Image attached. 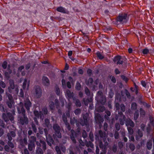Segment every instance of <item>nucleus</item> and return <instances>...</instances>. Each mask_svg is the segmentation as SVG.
<instances>
[{"label":"nucleus","instance_id":"obj_1","mask_svg":"<svg viewBox=\"0 0 154 154\" xmlns=\"http://www.w3.org/2000/svg\"><path fill=\"white\" fill-rule=\"evenodd\" d=\"M17 109L18 113H22L23 116V117L20 116L19 118V120L21 124L22 125H23L24 124H27L28 123V119L25 116V110L23 107V103H20V106L17 107Z\"/></svg>","mask_w":154,"mask_h":154},{"label":"nucleus","instance_id":"obj_2","mask_svg":"<svg viewBox=\"0 0 154 154\" xmlns=\"http://www.w3.org/2000/svg\"><path fill=\"white\" fill-rule=\"evenodd\" d=\"M53 128L55 131L54 134L53 135V137L55 140L58 142V140H57V138H60L62 137L60 131V127L57 124H55L53 125Z\"/></svg>","mask_w":154,"mask_h":154},{"label":"nucleus","instance_id":"obj_3","mask_svg":"<svg viewBox=\"0 0 154 154\" xmlns=\"http://www.w3.org/2000/svg\"><path fill=\"white\" fill-rule=\"evenodd\" d=\"M16 136L15 132L13 131H9L7 134V136L8 140V144L11 149L13 148L14 146L13 143L11 141L12 137H14Z\"/></svg>","mask_w":154,"mask_h":154},{"label":"nucleus","instance_id":"obj_4","mask_svg":"<svg viewBox=\"0 0 154 154\" xmlns=\"http://www.w3.org/2000/svg\"><path fill=\"white\" fill-rule=\"evenodd\" d=\"M117 23L122 24L126 23L128 21L127 15L125 13L119 14L116 19Z\"/></svg>","mask_w":154,"mask_h":154},{"label":"nucleus","instance_id":"obj_5","mask_svg":"<svg viewBox=\"0 0 154 154\" xmlns=\"http://www.w3.org/2000/svg\"><path fill=\"white\" fill-rule=\"evenodd\" d=\"M85 93L88 96H90V98L89 99L88 98L86 99L85 98H83V101L84 102L85 105L87 106L88 105V102H91L92 101L93 98V94L91 93L90 91L87 87H86L85 90Z\"/></svg>","mask_w":154,"mask_h":154},{"label":"nucleus","instance_id":"obj_6","mask_svg":"<svg viewBox=\"0 0 154 154\" xmlns=\"http://www.w3.org/2000/svg\"><path fill=\"white\" fill-rule=\"evenodd\" d=\"M99 82L98 79H97L94 83H93V80L91 78H89L88 81H86V83L87 85L92 88L93 89H95L97 86Z\"/></svg>","mask_w":154,"mask_h":154},{"label":"nucleus","instance_id":"obj_7","mask_svg":"<svg viewBox=\"0 0 154 154\" xmlns=\"http://www.w3.org/2000/svg\"><path fill=\"white\" fill-rule=\"evenodd\" d=\"M2 117L4 120L6 122L9 120L12 122L14 120V117L10 112H8L6 114L3 113L2 114Z\"/></svg>","mask_w":154,"mask_h":154},{"label":"nucleus","instance_id":"obj_8","mask_svg":"<svg viewBox=\"0 0 154 154\" xmlns=\"http://www.w3.org/2000/svg\"><path fill=\"white\" fill-rule=\"evenodd\" d=\"M83 120H81L80 122V124L82 126H88L89 125L88 121L89 118L88 116H86L85 115L83 116Z\"/></svg>","mask_w":154,"mask_h":154},{"label":"nucleus","instance_id":"obj_9","mask_svg":"<svg viewBox=\"0 0 154 154\" xmlns=\"http://www.w3.org/2000/svg\"><path fill=\"white\" fill-rule=\"evenodd\" d=\"M35 96L37 98H40L42 96V91L39 86H36L35 88Z\"/></svg>","mask_w":154,"mask_h":154},{"label":"nucleus","instance_id":"obj_10","mask_svg":"<svg viewBox=\"0 0 154 154\" xmlns=\"http://www.w3.org/2000/svg\"><path fill=\"white\" fill-rule=\"evenodd\" d=\"M24 104L28 112L30 111V108L32 106V103L30 100L28 99H26L24 100Z\"/></svg>","mask_w":154,"mask_h":154},{"label":"nucleus","instance_id":"obj_11","mask_svg":"<svg viewBox=\"0 0 154 154\" xmlns=\"http://www.w3.org/2000/svg\"><path fill=\"white\" fill-rule=\"evenodd\" d=\"M36 118H39L40 117V119L43 120L44 118V116L42 111H38L36 110H35L33 112Z\"/></svg>","mask_w":154,"mask_h":154},{"label":"nucleus","instance_id":"obj_12","mask_svg":"<svg viewBox=\"0 0 154 154\" xmlns=\"http://www.w3.org/2000/svg\"><path fill=\"white\" fill-rule=\"evenodd\" d=\"M120 116L119 117V121L120 124L123 125L124 124L125 122H126L127 120L126 117L125 115L123 114L122 112L119 113Z\"/></svg>","mask_w":154,"mask_h":154},{"label":"nucleus","instance_id":"obj_13","mask_svg":"<svg viewBox=\"0 0 154 154\" xmlns=\"http://www.w3.org/2000/svg\"><path fill=\"white\" fill-rule=\"evenodd\" d=\"M113 61L117 64H122L123 63L122 59L120 56H117L115 57Z\"/></svg>","mask_w":154,"mask_h":154},{"label":"nucleus","instance_id":"obj_14","mask_svg":"<svg viewBox=\"0 0 154 154\" xmlns=\"http://www.w3.org/2000/svg\"><path fill=\"white\" fill-rule=\"evenodd\" d=\"M99 134L101 140H103L104 142H105L107 137L106 132H103L102 131L100 130L99 131Z\"/></svg>","mask_w":154,"mask_h":154},{"label":"nucleus","instance_id":"obj_15","mask_svg":"<svg viewBox=\"0 0 154 154\" xmlns=\"http://www.w3.org/2000/svg\"><path fill=\"white\" fill-rule=\"evenodd\" d=\"M43 84L45 86H48L50 85V81L48 77L43 76L42 79Z\"/></svg>","mask_w":154,"mask_h":154},{"label":"nucleus","instance_id":"obj_16","mask_svg":"<svg viewBox=\"0 0 154 154\" xmlns=\"http://www.w3.org/2000/svg\"><path fill=\"white\" fill-rule=\"evenodd\" d=\"M95 118L97 123H100L102 122H103L104 121L103 119L102 118L100 115L98 113L96 114Z\"/></svg>","mask_w":154,"mask_h":154},{"label":"nucleus","instance_id":"obj_17","mask_svg":"<svg viewBox=\"0 0 154 154\" xmlns=\"http://www.w3.org/2000/svg\"><path fill=\"white\" fill-rule=\"evenodd\" d=\"M46 137V141L48 144L50 146H51L52 144H53L54 141L50 134L48 135V136Z\"/></svg>","mask_w":154,"mask_h":154},{"label":"nucleus","instance_id":"obj_18","mask_svg":"<svg viewBox=\"0 0 154 154\" xmlns=\"http://www.w3.org/2000/svg\"><path fill=\"white\" fill-rule=\"evenodd\" d=\"M71 134L70 135L71 139L73 143H76V141L75 139V137L76 136L75 132L72 129L71 130Z\"/></svg>","mask_w":154,"mask_h":154},{"label":"nucleus","instance_id":"obj_19","mask_svg":"<svg viewBox=\"0 0 154 154\" xmlns=\"http://www.w3.org/2000/svg\"><path fill=\"white\" fill-rule=\"evenodd\" d=\"M30 83V81L29 80L27 82L26 79H24V81L23 83V89H26L27 90H28Z\"/></svg>","mask_w":154,"mask_h":154},{"label":"nucleus","instance_id":"obj_20","mask_svg":"<svg viewBox=\"0 0 154 154\" xmlns=\"http://www.w3.org/2000/svg\"><path fill=\"white\" fill-rule=\"evenodd\" d=\"M56 10L58 12L63 13H67L68 12L67 10L65 8L62 6L57 7Z\"/></svg>","mask_w":154,"mask_h":154},{"label":"nucleus","instance_id":"obj_21","mask_svg":"<svg viewBox=\"0 0 154 154\" xmlns=\"http://www.w3.org/2000/svg\"><path fill=\"white\" fill-rule=\"evenodd\" d=\"M126 125L127 126L129 125L132 127H133L134 125V122L129 118H128L126 120Z\"/></svg>","mask_w":154,"mask_h":154},{"label":"nucleus","instance_id":"obj_22","mask_svg":"<svg viewBox=\"0 0 154 154\" xmlns=\"http://www.w3.org/2000/svg\"><path fill=\"white\" fill-rule=\"evenodd\" d=\"M8 71L5 72V75L6 77L8 79L10 77V74L12 72L11 70L10 69V66L9 65L8 66Z\"/></svg>","mask_w":154,"mask_h":154},{"label":"nucleus","instance_id":"obj_23","mask_svg":"<svg viewBox=\"0 0 154 154\" xmlns=\"http://www.w3.org/2000/svg\"><path fill=\"white\" fill-rule=\"evenodd\" d=\"M66 95L70 99L73 98L74 95L73 92H71L69 90H67L66 91Z\"/></svg>","mask_w":154,"mask_h":154},{"label":"nucleus","instance_id":"obj_24","mask_svg":"<svg viewBox=\"0 0 154 154\" xmlns=\"http://www.w3.org/2000/svg\"><path fill=\"white\" fill-rule=\"evenodd\" d=\"M143 136V133L140 130L138 129L137 131V135L136 137V139L137 140H139L140 138Z\"/></svg>","mask_w":154,"mask_h":154},{"label":"nucleus","instance_id":"obj_25","mask_svg":"<svg viewBox=\"0 0 154 154\" xmlns=\"http://www.w3.org/2000/svg\"><path fill=\"white\" fill-rule=\"evenodd\" d=\"M99 99V101L102 104H104L106 101V99L105 97L103 96L100 97L98 98Z\"/></svg>","mask_w":154,"mask_h":154},{"label":"nucleus","instance_id":"obj_26","mask_svg":"<svg viewBox=\"0 0 154 154\" xmlns=\"http://www.w3.org/2000/svg\"><path fill=\"white\" fill-rule=\"evenodd\" d=\"M35 148V143L29 142L28 144V148L30 151L32 150L33 149Z\"/></svg>","mask_w":154,"mask_h":154},{"label":"nucleus","instance_id":"obj_27","mask_svg":"<svg viewBox=\"0 0 154 154\" xmlns=\"http://www.w3.org/2000/svg\"><path fill=\"white\" fill-rule=\"evenodd\" d=\"M9 83L10 85V86L8 87V89L10 92H11L10 91V88H11L12 89H14L15 86L14 83V82L12 80H10L9 81Z\"/></svg>","mask_w":154,"mask_h":154},{"label":"nucleus","instance_id":"obj_28","mask_svg":"<svg viewBox=\"0 0 154 154\" xmlns=\"http://www.w3.org/2000/svg\"><path fill=\"white\" fill-rule=\"evenodd\" d=\"M40 143L41 145L42 146V147L44 150H45L46 149V144L44 141L42 140H40Z\"/></svg>","mask_w":154,"mask_h":154},{"label":"nucleus","instance_id":"obj_29","mask_svg":"<svg viewBox=\"0 0 154 154\" xmlns=\"http://www.w3.org/2000/svg\"><path fill=\"white\" fill-rule=\"evenodd\" d=\"M36 137L33 136H31L29 140V142L32 143H35V142L36 141Z\"/></svg>","mask_w":154,"mask_h":154},{"label":"nucleus","instance_id":"obj_30","mask_svg":"<svg viewBox=\"0 0 154 154\" xmlns=\"http://www.w3.org/2000/svg\"><path fill=\"white\" fill-rule=\"evenodd\" d=\"M96 55L97 57L100 59L102 60L104 58V56L99 51H98L96 53Z\"/></svg>","mask_w":154,"mask_h":154},{"label":"nucleus","instance_id":"obj_31","mask_svg":"<svg viewBox=\"0 0 154 154\" xmlns=\"http://www.w3.org/2000/svg\"><path fill=\"white\" fill-rule=\"evenodd\" d=\"M147 147L148 149H150L152 147V140H149L147 143Z\"/></svg>","mask_w":154,"mask_h":154},{"label":"nucleus","instance_id":"obj_32","mask_svg":"<svg viewBox=\"0 0 154 154\" xmlns=\"http://www.w3.org/2000/svg\"><path fill=\"white\" fill-rule=\"evenodd\" d=\"M108 143L106 141L105 143V145L103 146L102 142L100 143V148L103 149L104 150H106V146L108 145Z\"/></svg>","mask_w":154,"mask_h":154},{"label":"nucleus","instance_id":"obj_33","mask_svg":"<svg viewBox=\"0 0 154 154\" xmlns=\"http://www.w3.org/2000/svg\"><path fill=\"white\" fill-rule=\"evenodd\" d=\"M49 106L51 109H54L55 108V104L54 103L53 101L50 102L49 103Z\"/></svg>","mask_w":154,"mask_h":154},{"label":"nucleus","instance_id":"obj_34","mask_svg":"<svg viewBox=\"0 0 154 154\" xmlns=\"http://www.w3.org/2000/svg\"><path fill=\"white\" fill-rule=\"evenodd\" d=\"M86 145L88 147H90L91 148H93L94 147V145L91 142L89 141L86 142Z\"/></svg>","mask_w":154,"mask_h":154},{"label":"nucleus","instance_id":"obj_35","mask_svg":"<svg viewBox=\"0 0 154 154\" xmlns=\"http://www.w3.org/2000/svg\"><path fill=\"white\" fill-rule=\"evenodd\" d=\"M97 110L99 112H101L105 110V108L103 106H100L97 108Z\"/></svg>","mask_w":154,"mask_h":154},{"label":"nucleus","instance_id":"obj_36","mask_svg":"<svg viewBox=\"0 0 154 154\" xmlns=\"http://www.w3.org/2000/svg\"><path fill=\"white\" fill-rule=\"evenodd\" d=\"M137 105L136 103H132L131 105V109L132 110H135L137 109Z\"/></svg>","mask_w":154,"mask_h":154},{"label":"nucleus","instance_id":"obj_37","mask_svg":"<svg viewBox=\"0 0 154 154\" xmlns=\"http://www.w3.org/2000/svg\"><path fill=\"white\" fill-rule=\"evenodd\" d=\"M36 152L37 154H43V153L42 149L39 147L37 148Z\"/></svg>","mask_w":154,"mask_h":154},{"label":"nucleus","instance_id":"obj_38","mask_svg":"<svg viewBox=\"0 0 154 154\" xmlns=\"http://www.w3.org/2000/svg\"><path fill=\"white\" fill-rule=\"evenodd\" d=\"M45 124L46 127L48 128L49 127V125H50L49 120L47 119H45Z\"/></svg>","mask_w":154,"mask_h":154},{"label":"nucleus","instance_id":"obj_39","mask_svg":"<svg viewBox=\"0 0 154 154\" xmlns=\"http://www.w3.org/2000/svg\"><path fill=\"white\" fill-rule=\"evenodd\" d=\"M77 122L76 119L75 117L70 119V122L71 125H74L75 123H77Z\"/></svg>","mask_w":154,"mask_h":154},{"label":"nucleus","instance_id":"obj_40","mask_svg":"<svg viewBox=\"0 0 154 154\" xmlns=\"http://www.w3.org/2000/svg\"><path fill=\"white\" fill-rule=\"evenodd\" d=\"M139 116L138 111H136L134 114V119L135 120H137Z\"/></svg>","mask_w":154,"mask_h":154},{"label":"nucleus","instance_id":"obj_41","mask_svg":"<svg viewBox=\"0 0 154 154\" xmlns=\"http://www.w3.org/2000/svg\"><path fill=\"white\" fill-rule=\"evenodd\" d=\"M67 117L66 116L65 113L63 114V116H62L63 120V121L64 122L65 124L66 123L68 122L67 120Z\"/></svg>","mask_w":154,"mask_h":154},{"label":"nucleus","instance_id":"obj_42","mask_svg":"<svg viewBox=\"0 0 154 154\" xmlns=\"http://www.w3.org/2000/svg\"><path fill=\"white\" fill-rule=\"evenodd\" d=\"M42 112H43V115H46L48 113V110L47 107H44L42 109Z\"/></svg>","mask_w":154,"mask_h":154},{"label":"nucleus","instance_id":"obj_43","mask_svg":"<svg viewBox=\"0 0 154 154\" xmlns=\"http://www.w3.org/2000/svg\"><path fill=\"white\" fill-rule=\"evenodd\" d=\"M149 50L147 48H145L143 49L142 53L144 54H147L149 53Z\"/></svg>","mask_w":154,"mask_h":154},{"label":"nucleus","instance_id":"obj_44","mask_svg":"<svg viewBox=\"0 0 154 154\" xmlns=\"http://www.w3.org/2000/svg\"><path fill=\"white\" fill-rule=\"evenodd\" d=\"M140 114L141 116H144L145 114V112L142 108L140 109Z\"/></svg>","mask_w":154,"mask_h":154},{"label":"nucleus","instance_id":"obj_45","mask_svg":"<svg viewBox=\"0 0 154 154\" xmlns=\"http://www.w3.org/2000/svg\"><path fill=\"white\" fill-rule=\"evenodd\" d=\"M128 133L129 134L132 135L133 134V129L131 127H128Z\"/></svg>","mask_w":154,"mask_h":154},{"label":"nucleus","instance_id":"obj_46","mask_svg":"<svg viewBox=\"0 0 154 154\" xmlns=\"http://www.w3.org/2000/svg\"><path fill=\"white\" fill-rule=\"evenodd\" d=\"M117 146L116 144H114L112 147V150L113 152H116L117 150Z\"/></svg>","mask_w":154,"mask_h":154},{"label":"nucleus","instance_id":"obj_47","mask_svg":"<svg viewBox=\"0 0 154 154\" xmlns=\"http://www.w3.org/2000/svg\"><path fill=\"white\" fill-rule=\"evenodd\" d=\"M72 105V103L70 102H69L68 103V104L66 106L68 110H70Z\"/></svg>","mask_w":154,"mask_h":154},{"label":"nucleus","instance_id":"obj_48","mask_svg":"<svg viewBox=\"0 0 154 154\" xmlns=\"http://www.w3.org/2000/svg\"><path fill=\"white\" fill-rule=\"evenodd\" d=\"M81 111L80 109L78 108L75 110L74 112L75 115H77L80 114Z\"/></svg>","mask_w":154,"mask_h":154},{"label":"nucleus","instance_id":"obj_49","mask_svg":"<svg viewBox=\"0 0 154 154\" xmlns=\"http://www.w3.org/2000/svg\"><path fill=\"white\" fill-rule=\"evenodd\" d=\"M75 105L76 106L78 107H80L81 106V103L78 99H76L75 102Z\"/></svg>","mask_w":154,"mask_h":154},{"label":"nucleus","instance_id":"obj_50","mask_svg":"<svg viewBox=\"0 0 154 154\" xmlns=\"http://www.w3.org/2000/svg\"><path fill=\"white\" fill-rule=\"evenodd\" d=\"M13 103V101H8L6 103L9 108H11L12 107Z\"/></svg>","mask_w":154,"mask_h":154},{"label":"nucleus","instance_id":"obj_51","mask_svg":"<svg viewBox=\"0 0 154 154\" xmlns=\"http://www.w3.org/2000/svg\"><path fill=\"white\" fill-rule=\"evenodd\" d=\"M97 95L98 98L104 95H103L102 91H100L97 92Z\"/></svg>","mask_w":154,"mask_h":154},{"label":"nucleus","instance_id":"obj_52","mask_svg":"<svg viewBox=\"0 0 154 154\" xmlns=\"http://www.w3.org/2000/svg\"><path fill=\"white\" fill-rule=\"evenodd\" d=\"M55 105L56 108L58 109L59 107V103L57 99H55Z\"/></svg>","mask_w":154,"mask_h":154},{"label":"nucleus","instance_id":"obj_53","mask_svg":"<svg viewBox=\"0 0 154 154\" xmlns=\"http://www.w3.org/2000/svg\"><path fill=\"white\" fill-rule=\"evenodd\" d=\"M7 63L6 61H4L2 64V66L3 68L5 69L7 67Z\"/></svg>","mask_w":154,"mask_h":154},{"label":"nucleus","instance_id":"obj_54","mask_svg":"<svg viewBox=\"0 0 154 154\" xmlns=\"http://www.w3.org/2000/svg\"><path fill=\"white\" fill-rule=\"evenodd\" d=\"M114 137L116 139H117L119 138V132L117 131H116L114 134Z\"/></svg>","mask_w":154,"mask_h":154},{"label":"nucleus","instance_id":"obj_55","mask_svg":"<svg viewBox=\"0 0 154 154\" xmlns=\"http://www.w3.org/2000/svg\"><path fill=\"white\" fill-rule=\"evenodd\" d=\"M89 137L90 140L91 141H93L94 140V136L93 133L90 132L89 134Z\"/></svg>","mask_w":154,"mask_h":154},{"label":"nucleus","instance_id":"obj_56","mask_svg":"<svg viewBox=\"0 0 154 154\" xmlns=\"http://www.w3.org/2000/svg\"><path fill=\"white\" fill-rule=\"evenodd\" d=\"M120 107L122 111L123 112H125V107L124 105L123 104H121L120 105Z\"/></svg>","mask_w":154,"mask_h":154},{"label":"nucleus","instance_id":"obj_57","mask_svg":"<svg viewBox=\"0 0 154 154\" xmlns=\"http://www.w3.org/2000/svg\"><path fill=\"white\" fill-rule=\"evenodd\" d=\"M32 127L34 132L36 133L37 131V129L35 125L34 124H32Z\"/></svg>","mask_w":154,"mask_h":154},{"label":"nucleus","instance_id":"obj_58","mask_svg":"<svg viewBox=\"0 0 154 154\" xmlns=\"http://www.w3.org/2000/svg\"><path fill=\"white\" fill-rule=\"evenodd\" d=\"M82 136L83 137L85 138L87 137V134L86 131L85 130H84L82 131Z\"/></svg>","mask_w":154,"mask_h":154},{"label":"nucleus","instance_id":"obj_59","mask_svg":"<svg viewBox=\"0 0 154 154\" xmlns=\"http://www.w3.org/2000/svg\"><path fill=\"white\" fill-rule=\"evenodd\" d=\"M129 148L132 151H134L135 148V146L134 144H131L129 145Z\"/></svg>","mask_w":154,"mask_h":154},{"label":"nucleus","instance_id":"obj_60","mask_svg":"<svg viewBox=\"0 0 154 154\" xmlns=\"http://www.w3.org/2000/svg\"><path fill=\"white\" fill-rule=\"evenodd\" d=\"M55 149L58 154H61V151L59 146H56Z\"/></svg>","mask_w":154,"mask_h":154},{"label":"nucleus","instance_id":"obj_61","mask_svg":"<svg viewBox=\"0 0 154 154\" xmlns=\"http://www.w3.org/2000/svg\"><path fill=\"white\" fill-rule=\"evenodd\" d=\"M5 149L6 151L8 152L10 151V147L8 145H6L5 146Z\"/></svg>","mask_w":154,"mask_h":154},{"label":"nucleus","instance_id":"obj_62","mask_svg":"<svg viewBox=\"0 0 154 154\" xmlns=\"http://www.w3.org/2000/svg\"><path fill=\"white\" fill-rule=\"evenodd\" d=\"M115 127L117 131L119 130L120 129V125L119 123H116L115 124Z\"/></svg>","mask_w":154,"mask_h":154},{"label":"nucleus","instance_id":"obj_63","mask_svg":"<svg viewBox=\"0 0 154 154\" xmlns=\"http://www.w3.org/2000/svg\"><path fill=\"white\" fill-rule=\"evenodd\" d=\"M75 88L78 90H79L81 88V85L79 83H76Z\"/></svg>","mask_w":154,"mask_h":154},{"label":"nucleus","instance_id":"obj_64","mask_svg":"<svg viewBox=\"0 0 154 154\" xmlns=\"http://www.w3.org/2000/svg\"><path fill=\"white\" fill-rule=\"evenodd\" d=\"M22 154H29L28 150L26 148H25L24 149L23 152L22 153Z\"/></svg>","mask_w":154,"mask_h":154}]
</instances>
